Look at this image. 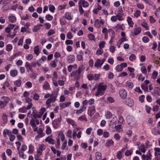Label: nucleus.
I'll list each match as a JSON object with an SVG mask.
<instances>
[{
    "mask_svg": "<svg viewBox=\"0 0 160 160\" xmlns=\"http://www.w3.org/2000/svg\"><path fill=\"white\" fill-rule=\"evenodd\" d=\"M55 8L53 5H49V10L52 13H53L55 10Z\"/></svg>",
    "mask_w": 160,
    "mask_h": 160,
    "instance_id": "nucleus-54",
    "label": "nucleus"
},
{
    "mask_svg": "<svg viewBox=\"0 0 160 160\" xmlns=\"http://www.w3.org/2000/svg\"><path fill=\"white\" fill-rule=\"evenodd\" d=\"M2 119L4 123H5L7 122L8 121V117L7 116L5 113L3 114L2 116Z\"/></svg>",
    "mask_w": 160,
    "mask_h": 160,
    "instance_id": "nucleus-42",
    "label": "nucleus"
},
{
    "mask_svg": "<svg viewBox=\"0 0 160 160\" xmlns=\"http://www.w3.org/2000/svg\"><path fill=\"white\" fill-rule=\"evenodd\" d=\"M12 48V46L11 44H8L7 45L6 47V50L8 51H11Z\"/></svg>",
    "mask_w": 160,
    "mask_h": 160,
    "instance_id": "nucleus-56",
    "label": "nucleus"
},
{
    "mask_svg": "<svg viewBox=\"0 0 160 160\" xmlns=\"http://www.w3.org/2000/svg\"><path fill=\"white\" fill-rule=\"evenodd\" d=\"M42 26V25L41 24L35 26L33 29V31L35 32H37L40 29V27Z\"/></svg>",
    "mask_w": 160,
    "mask_h": 160,
    "instance_id": "nucleus-36",
    "label": "nucleus"
},
{
    "mask_svg": "<svg viewBox=\"0 0 160 160\" xmlns=\"http://www.w3.org/2000/svg\"><path fill=\"white\" fill-rule=\"evenodd\" d=\"M9 21L11 23H14L16 21V18L13 15L11 16L8 17Z\"/></svg>",
    "mask_w": 160,
    "mask_h": 160,
    "instance_id": "nucleus-23",
    "label": "nucleus"
},
{
    "mask_svg": "<svg viewBox=\"0 0 160 160\" xmlns=\"http://www.w3.org/2000/svg\"><path fill=\"white\" fill-rule=\"evenodd\" d=\"M94 25L96 28H99L101 27L99 23V20L98 19H97L95 21Z\"/></svg>",
    "mask_w": 160,
    "mask_h": 160,
    "instance_id": "nucleus-37",
    "label": "nucleus"
},
{
    "mask_svg": "<svg viewBox=\"0 0 160 160\" xmlns=\"http://www.w3.org/2000/svg\"><path fill=\"white\" fill-rule=\"evenodd\" d=\"M9 131L8 129H5L4 130L3 135L5 137H7V135H9Z\"/></svg>",
    "mask_w": 160,
    "mask_h": 160,
    "instance_id": "nucleus-49",
    "label": "nucleus"
},
{
    "mask_svg": "<svg viewBox=\"0 0 160 160\" xmlns=\"http://www.w3.org/2000/svg\"><path fill=\"white\" fill-rule=\"evenodd\" d=\"M29 150L28 152L30 153H32L34 150V147L33 146L32 144H30L29 146Z\"/></svg>",
    "mask_w": 160,
    "mask_h": 160,
    "instance_id": "nucleus-45",
    "label": "nucleus"
},
{
    "mask_svg": "<svg viewBox=\"0 0 160 160\" xmlns=\"http://www.w3.org/2000/svg\"><path fill=\"white\" fill-rule=\"evenodd\" d=\"M145 156H146L149 159H150L151 160L152 159V155L150 150H149L148 151L147 154V155H145Z\"/></svg>",
    "mask_w": 160,
    "mask_h": 160,
    "instance_id": "nucleus-51",
    "label": "nucleus"
},
{
    "mask_svg": "<svg viewBox=\"0 0 160 160\" xmlns=\"http://www.w3.org/2000/svg\"><path fill=\"white\" fill-rule=\"evenodd\" d=\"M30 124L33 128L36 127V125L35 124V120L34 119H32L30 121Z\"/></svg>",
    "mask_w": 160,
    "mask_h": 160,
    "instance_id": "nucleus-33",
    "label": "nucleus"
},
{
    "mask_svg": "<svg viewBox=\"0 0 160 160\" xmlns=\"http://www.w3.org/2000/svg\"><path fill=\"white\" fill-rule=\"evenodd\" d=\"M95 107L94 106L92 105L89 107L88 112L89 113V115L90 117H92V115L95 112Z\"/></svg>",
    "mask_w": 160,
    "mask_h": 160,
    "instance_id": "nucleus-11",
    "label": "nucleus"
},
{
    "mask_svg": "<svg viewBox=\"0 0 160 160\" xmlns=\"http://www.w3.org/2000/svg\"><path fill=\"white\" fill-rule=\"evenodd\" d=\"M81 1H79L78 2L79 10L81 15H82L84 13V11L82 8V5L81 4Z\"/></svg>",
    "mask_w": 160,
    "mask_h": 160,
    "instance_id": "nucleus-21",
    "label": "nucleus"
},
{
    "mask_svg": "<svg viewBox=\"0 0 160 160\" xmlns=\"http://www.w3.org/2000/svg\"><path fill=\"white\" fill-rule=\"evenodd\" d=\"M34 51L35 54L37 56L40 53L39 46L37 45L34 48Z\"/></svg>",
    "mask_w": 160,
    "mask_h": 160,
    "instance_id": "nucleus-25",
    "label": "nucleus"
},
{
    "mask_svg": "<svg viewBox=\"0 0 160 160\" xmlns=\"http://www.w3.org/2000/svg\"><path fill=\"white\" fill-rule=\"evenodd\" d=\"M58 92L55 91L53 92L52 94L50 95V98L54 102L56 100V98L57 97Z\"/></svg>",
    "mask_w": 160,
    "mask_h": 160,
    "instance_id": "nucleus-18",
    "label": "nucleus"
},
{
    "mask_svg": "<svg viewBox=\"0 0 160 160\" xmlns=\"http://www.w3.org/2000/svg\"><path fill=\"white\" fill-rule=\"evenodd\" d=\"M47 128L46 130V133L48 135L51 133L52 130L50 128L49 126H47Z\"/></svg>",
    "mask_w": 160,
    "mask_h": 160,
    "instance_id": "nucleus-58",
    "label": "nucleus"
},
{
    "mask_svg": "<svg viewBox=\"0 0 160 160\" xmlns=\"http://www.w3.org/2000/svg\"><path fill=\"white\" fill-rule=\"evenodd\" d=\"M99 77L100 75L97 74L94 75L91 74H89L87 76L88 78L90 81H91L93 80H97L99 78Z\"/></svg>",
    "mask_w": 160,
    "mask_h": 160,
    "instance_id": "nucleus-5",
    "label": "nucleus"
},
{
    "mask_svg": "<svg viewBox=\"0 0 160 160\" xmlns=\"http://www.w3.org/2000/svg\"><path fill=\"white\" fill-rule=\"evenodd\" d=\"M106 85H102L101 84H99L98 88V92L96 93L95 95L98 96L100 95H103L104 93L103 91L106 89Z\"/></svg>",
    "mask_w": 160,
    "mask_h": 160,
    "instance_id": "nucleus-2",
    "label": "nucleus"
},
{
    "mask_svg": "<svg viewBox=\"0 0 160 160\" xmlns=\"http://www.w3.org/2000/svg\"><path fill=\"white\" fill-rule=\"evenodd\" d=\"M39 98V95L37 93H35L33 95V99L36 100H38Z\"/></svg>",
    "mask_w": 160,
    "mask_h": 160,
    "instance_id": "nucleus-62",
    "label": "nucleus"
},
{
    "mask_svg": "<svg viewBox=\"0 0 160 160\" xmlns=\"http://www.w3.org/2000/svg\"><path fill=\"white\" fill-rule=\"evenodd\" d=\"M51 102H54L52 100V99L50 98H48L46 102V104L48 105L47 108H49L50 106V104Z\"/></svg>",
    "mask_w": 160,
    "mask_h": 160,
    "instance_id": "nucleus-43",
    "label": "nucleus"
},
{
    "mask_svg": "<svg viewBox=\"0 0 160 160\" xmlns=\"http://www.w3.org/2000/svg\"><path fill=\"white\" fill-rule=\"evenodd\" d=\"M55 33V31L54 29H51L48 32L47 35L48 37H49L52 34H54Z\"/></svg>",
    "mask_w": 160,
    "mask_h": 160,
    "instance_id": "nucleus-39",
    "label": "nucleus"
},
{
    "mask_svg": "<svg viewBox=\"0 0 160 160\" xmlns=\"http://www.w3.org/2000/svg\"><path fill=\"white\" fill-rule=\"evenodd\" d=\"M81 3H82V5L83 8L88 7L89 5L88 3L85 1H82Z\"/></svg>",
    "mask_w": 160,
    "mask_h": 160,
    "instance_id": "nucleus-41",
    "label": "nucleus"
},
{
    "mask_svg": "<svg viewBox=\"0 0 160 160\" xmlns=\"http://www.w3.org/2000/svg\"><path fill=\"white\" fill-rule=\"evenodd\" d=\"M158 72L154 71H153L152 73V77L153 79H155L156 78V77L158 75Z\"/></svg>",
    "mask_w": 160,
    "mask_h": 160,
    "instance_id": "nucleus-52",
    "label": "nucleus"
},
{
    "mask_svg": "<svg viewBox=\"0 0 160 160\" xmlns=\"http://www.w3.org/2000/svg\"><path fill=\"white\" fill-rule=\"evenodd\" d=\"M107 100L110 103H112L114 102L113 98L112 97H109L107 98Z\"/></svg>",
    "mask_w": 160,
    "mask_h": 160,
    "instance_id": "nucleus-61",
    "label": "nucleus"
},
{
    "mask_svg": "<svg viewBox=\"0 0 160 160\" xmlns=\"http://www.w3.org/2000/svg\"><path fill=\"white\" fill-rule=\"evenodd\" d=\"M127 21L129 26L131 27H133L134 23L132 21V18L129 17H128Z\"/></svg>",
    "mask_w": 160,
    "mask_h": 160,
    "instance_id": "nucleus-24",
    "label": "nucleus"
},
{
    "mask_svg": "<svg viewBox=\"0 0 160 160\" xmlns=\"http://www.w3.org/2000/svg\"><path fill=\"white\" fill-rule=\"evenodd\" d=\"M18 71L16 70H11L10 72V74L11 76L14 77L17 75Z\"/></svg>",
    "mask_w": 160,
    "mask_h": 160,
    "instance_id": "nucleus-32",
    "label": "nucleus"
},
{
    "mask_svg": "<svg viewBox=\"0 0 160 160\" xmlns=\"http://www.w3.org/2000/svg\"><path fill=\"white\" fill-rule=\"evenodd\" d=\"M27 107H23L22 108H20L18 109V111L20 112L21 113H25L27 112Z\"/></svg>",
    "mask_w": 160,
    "mask_h": 160,
    "instance_id": "nucleus-31",
    "label": "nucleus"
},
{
    "mask_svg": "<svg viewBox=\"0 0 160 160\" xmlns=\"http://www.w3.org/2000/svg\"><path fill=\"white\" fill-rule=\"evenodd\" d=\"M115 69L118 72H121L123 70L120 65H117L115 68Z\"/></svg>",
    "mask_w": 160,
    "mask_h": 160,
    "instance_id": "nucleus-47",
    "label": "nucleus"
},
{
    "mask_svg": "<svg viewBox=\"0 0 160 160\" xmlns=\"http://www.w3.org/2000/svg\"><path fill=\"white\" fill-rule=\"evenodd\" d=\"M141 24L142 26L144 27L147 30L149 29V28L147 26V22H143L141 23Z\"/></svg>",
    "mask_w": 160,
    "mask_h": 160,
    "instance_id": "nucleus-48",
    "label": "nucleus"
},
{
    "mask_svg": "<svg viewBox=\"0 0 160 160\" xmlns=\"http://www.w3.org/2000/svg\"><path fill=\"white\" fill-rule=\"evenodd\" d=\"M5 98V101H2L0 100V108L1 109L4 108L8 102V98Z\"/></svg>",
    "mask_w": 160,
    "mask_h": 160,
    "instance_id": "nucleus-13",
    "label": "nucleus"
},
{
    "mask_svg": "<svg viewBox=\"0 0 160 160\" xmlns=\"http://www.w3.org/2000/svg\"><path fill=\"white\" fill-rule=\"evenodd\" d=\"M53 18V16L50 14H47L45 17L46 19L48 21L52 20V19Z\"/></svg>",
    "mask_w": 160,
    "mask_h": 160,
    "instance_id": "nucleus-53",
    "label": "nucleus"
},
{
    "mask_svg": "<svg viewBox=\"0 0 160 160\" xmlns=\"http://www.w3.org/2000/svg\"><path fill=\"white\" fill-rule=\"evenodd\" d=\"M106 118H107L110 120H112L113 119H116V116L114 114H112L109 111H108L105 115Z\"/></svg>",
    "mask_w": 160,
    "mask_h": 160,
    "instance_id": "nucleus-9",
    "label": "nucleus"
},
{
    "mask_svg": "<svg viewBox=\"0 0 160 160\" xmlns=\"http://www.w3.org/2000/svg\"><path fill=\"white\" fill-rule=\"evenodd\" d=\"M119 95L122 98H125L127 95V92L126 90L123 89H121L119 91Z\"/></svg>",
    "mask_w": 160,
    "mask_h": 160,
    "instance_id": "nucleus-7",
    "label": "nucleus"
},
{
    "mask_svg": "<svg viewBox=\"0 0 160 160\" xmlns=\"http://www.w3.org/2000/svg\"><path fill=\"white\" fill-rule=\"evenodd\" d=\"M53 77L52 78V80H57L58 78L57 73L56 72H54L53 73Z\"/></svg>",
    "mask_w": 160,
    "mask_h": 160,
    "instance_id": "nucleus-63",
    "label": "nucleus"
},
{
    "mask_svg": "<svg viewBox=\"0 0 160 160\" xmlns=\"http://www.w3.org/2000/svg\"><path fill=\"white\" fill-rule=\"evenodd\" d=\"M141 31V28H140L138 27L136 28L134 30V35H136L139 34Z\"/></svg>",
    "mask_w": 160,
    "mask_h": 160,
    "instance_id": "nucleus-27",
    "label": "nucleus"
},
{
    "mask_svg": "<svg viewBox=\"0 0 160 160\" xmlns=\"http://www.w3.org/2000/svg\"><path fill=\"white\" fill-rule=\"evenodd\" d=\"M42 154L37 153L34 156L35 160H42Z\"/></svg>",
    "mask_w": 160,
    "mask_h": 160,
    "instance_id": "nucleus-29",
    "label": "nucleus"
},
{
    "mask_svg": "<svg viewBox=\"0 0 160 160\" xmlns=\"http://www.w3.org/2000/svg\"><path fill=\"white\" fill-rule=\"evenodd\" d=\"M96 160H99L101 158V153L100 152H96Z\"/></svg>",
    "mask_w": 160,
    "mask_h": 160,
    "instance_id": "nucleus-34",
    "label": "nucleus"
},
{
    "mask_svg": "<svg viewBox=\"0 0 160 160\" xmlns=\"http://www.w3.org/2000/svg\"><path fill=\"white\" fill-rule=\"evenodd\" d=\"M22 81L20 79H18L15 81L14 83V85L16 87H19L21 85Z\"/></svg>",
    "mask_w": 160,
    "mask_h": 160,
    "instance_id": "nucleus-30",
    "label": "nucleus"
},
{
    "mask_svg": "<svg viewBox=\"0 0 160 160\" xmlns=\"http://www.w3.org/2000/svg\"><path fill=\"white\" fill-rule=\"evenodd\" d=\"M46 142H48L49 143L53 144L55 143V141L52 138V135L49 136L47 137L45 139Z\"/></svg>",
    "mask_w": 160,
    "mask_h": 160,
    "instance_id": "nucleus-12",
    "label": "nucleus"
},
{
    "mask_svg": "<svg viewBox=\"0 0 160 160\" xmlns=\"http://www.w3.org/2000/svg\"><path fill=\"white\" fill-rule=\"evenodd\" d=\"M129 59L131 61H134L136 59L135 55L134 54H132L129 57Z\"/></svg>",
    "mask_w": 160,
    "mask_h": 160,
    "instance_id": "nucleus-46",
    "label": "nucleus"
},
{
    "mask_svg": "<svg viewBox=\"0 0 160 160\" xmlns=\"http://www.w3.org/2000/svg\"><path fill=\"white\" fill-rule=\"evenodd\" d=\"M65 17L68 20H71L72 19L71 14L69 12H66L65 14Z\"/></svg>",
    "mask_w": 160,
    "mask_h": 160,
    "instance_id": "nucleus-26",
    "label": "nucleus"
},
{
    "mask_svg": "<svg viewBox=\"0 0 160 160\" xmlns=\"http://www.w3.org/2000/svg\"><path fill=\"white\" fill-rule=\"evenodd\" d=\"M127 39L125 38H122L121 39H119L117 43V46H118V48L120 47V45L121 43L124 41H127Z\"/></svg>",
    "mask_w": 160,
    "mask_h": 160,
    "instance_id": "nucleus-20",
    "label": "nucleus"
},
{
    "mask_svg": "<svg viewBox=\"0 0 160 160\" xmlns=\"http://www.w3.org/2000/svg\"><path fill=\"white\" fill-rule=\"evenodd\" d=\"M83 70V66H82L79 67L77 70L74 72H72L71 73V76L75 78L78 79L80 78V74Z\"/></svg>",
    "mask_w": 160,
    "mask_h": 160,
    "instance_id": "nucleus-1",
    "label": "nucleus"
},
{
    "mask_svg": "<svg viewBox=\"0 0 160 160\" xmlns=\"http://www.w3.org/2000/svg\"><path fill=\"white\" fill-rule=\"evenodd\" d=\"M122 155L123 154L122 153L121 151H119L117 152L116 157L117 158L120 159L122 158Z\"/></svg>",
    "mask_w": 160,
    "mask_h": 160,
    "instance_id": "nucleus-38",
    "label": "nucleus"
},
{
    "mask_svg": "<svg viewBox=\"0 0 160 160\" xmlns=\"http://www.w3.org/2000/svg\"><path fill=\"white\" fill-rule=\"evenodd\" d=\"M122 10L119 11L118 12L116 17L118 18V19L119 21H122L123 20V18L122 17Z\"/></svg>",
    "mask_w": 160,
    "mask_h": 160,
    "instance_id": "nucleus-17",
    "label": "nucleus"
},
{
    "mask_svg": "<svg viewBox=\"0 0 160 160\" xmlns=\"http://www.w3.org/2000/svg\"><path fill=\"white\" fill-rule=\"evenodd\" d=\"M50 86L48 83L47 81L45 82L44 84L43 85V88L45 90H48L49 89Z\"/></svg>",
    "mask_w": 160,
    "mask_h": 160,
    "instance_id": "nucleus-35",
    "label": "nucleus"
},
{
    "mask_svg": "<svg viewBox=\"0 0 160 160\" xmlns=\"http://www.w3.org/2000/svg\"><path fill=\"white\" fill-rule=\"evenodd\" d=\"M88 37L90 40H94L95 36L92 34H89L88 35Z\"/></svg>",
    "mask_w": 160,
    "mask_h": 160,
    "instance_id": "nucleus-59",
    "label": "nucleus"
},
{
    "mask_svg": "<svg viewBox=\"0 0 160 160\" xmlns=\"http://www.w3.org/2000/svg\"><path fill=\"white\" fill-rule=\"evenodd\" d=\"M151 145L152 144L151 143L148 141L145 144H141L139 147V149L142 152L144 153L147 150L148 147Z\"/></svg>",
    "mask_w": 160,
    "mask_h": 160,
    "instance_id": "nucleus-3",
    "label": "nucleus"
},
{
    "mask_svg": "<svg viewBox=\"0 0 160 160\" xmlns=\"http://www.w3.org/2000/svg\"><path fill=\"white\" fill-rule=\"evenodd\" d=\"M142 40L144 42L146 43L149 42V39L148 37L144 36L142 38Z\"/></svg>",
    "mask_w": 160,
    "mask_h": 160,
    "instance_id": "nucleus-55",
    "label": "nucleus"
},
{
    "mask_svg": "<svg viewBox=\"0 0 160 160\" xmlns=\"http://www.w3.org/2000/svg\"><path fill=\"white\" fill-rule=\"evenodd\" d=\"M102 64L101 62V60L99 59H97L94 64V67L97 68L101 67Z\"/></svg>",
    "mask_w": 160,
    "mask_h": 160,
    "instance_id": "nucleus-16",
    "label": "nucleus"
},
{
    "mask_svg": "<svg viewBox=\"0 0 160 160\" xmlns=\"http://www.w3.org/2000/svg\"><path fill=\"white\" fill-rule=\"evenodd\" d=\"M58 62L57 59L55 58L54 60L52 61L50 63V65L52 67L55 68Z\"/></svg>",
    "mask_w": 160,
    "mask_h": 160,
    "instance_id": "nucleus-22",
    "label": "nucleus"
},
{
    "mask_svg": "<svg viewBox=\"0 0 160 160\" xmlns=\"http://www.w3.org/2000/svg\"><path fill=\"white\" fill-rule=\"evenodd\" d=\"M126 86L128 88L131 89L133 87V84L132 82H127Z\"/></svg>",
    "mask_w": 160,
    "mask_h": 160,
    "instance_id": "nucleus-40",
    "label": "nucleus"
},
{
    "mask_svg": "<svg viewBox=\"0 0 160 160\" xmlns=\"http://www.w3.org/2000/svg\"><path fill=\"white\" fill-rule=\"evenodd\" d=\"M126 121L128 124L130 126L133 127L136 123L134 118L130 116H128L126 117Z\"/></svg>",
    "mask_w": 160,
    "mask_h": 160,
    "instance_id": "nucleus-4",
    "label": "nucleus"
},
{
    "mask_svg": "<svg viewBox=\"0 0 160 160\" xmlns=\"http://www.w3.org/2000/svg\"><path fill=\"white\" fill-rule=\"evenodd\" d=\"M32 99L29 98H27L26 99V102L28 104L27 106L28 110L30 109L32 107L33 104L31 102Z\"/></svg>",
    "mask_w": 160,
    "mask_h": 160,
    "instance_id": "nucleus-15",
    "label": "nucleus"
},
{
    "mask_svg": "<svg viewBox=\"0 0 160 160\" xmlns=\"http://www.w3.org/2000/svg\"><path fill=\"white\" fill-rule=\"evenodd\" d=\"M103 50L99 48L98 49L96 53L97 55H101L103 53Z\"/></svg>",
    "mask_w": 160,
    "mask_h": 160,
    "instance_id": "nucleus-57",
    "label": "nucleus"
},
{
    "mask_svg": "<svg viewBox=\"0 0 160 160\" xmlns=\"http://www.w3.org/2000/svg\"><path fill=\"white\" fill-rule=\"evenodd\" d=\"M9 9L8 6V5H5L2 7V11H5L8 10Z\"/></svg>",
    "mask_w": 160,
    "mask_h": 160,
    "instance_id": "nucleus-60",
    "label": "nucleus"
},
{
    "mask_svg": "<svg viewBox=\"0 0 160 160\" xmlns=\"http://www.w3.org/2000/svg\"><path fill=\"white\" fill-rule=\"evenodd\" d=\"M78 119L81 121L83 120H85L86 121H88L85 115H84L83 116L80 117L78 118Z\"/></svg>",
    "mask_w": 160,
    "mask_h": 160,
    "instance_id": "nucleus-44",
    "label": "nucleus"
},
{
    "mask_svg": "<svg viewBox=\"0 0 160 160\" xmlns=\"http://www.w3.org/2000/svg\"><path fill=\"white\" fill-rule=\"evenodd\" d=\"M105 42L104 41L100 42H99V46L100 49H102L104 48Z\"/></svg>",
    "mask_w": 160,
    "mask_h": 160,
    "instance_id": "nucleus-50",
    "label": "nucleus"
},
{
    "mask_svg": "<svg viewBox=\"0 0 160 160\" xmlns=\"http://www.w3.org/2000/svg\"><path fill=\"white\" fill-rule=\"evenodd\" d=\"M67 60L69 63H72L75 61V56L73 55H69L67 56Z\"/></svg>",
    "mask_w": 160,
    "mask_h": 160,
    "instance_id": "nucleus-10",
    "label": "nucleus"
},
{
    "mask_svg": "<svg viewBox=\"0 0 160 160\" xmlns=\"http://www.w3.org/2000/svg\"><path fill=\"white\" fill-rule=\"evenodd\" d=\"M32 115L35 118H40L42 117L40 113L37 112H33Z\"/></svg>",
    "mask_w": 160,
    "mask_h": 160,
    "instance_id": "nucleus-19",
    "label": "nucleus"
},
{
    "mask_svg": "<svg viewBox=\"0 0 160 160\" xmlns=\"http://www.w3.org/2000/svg\"><path fill=\"white\" fill-rule=\"evenodd\" d=\"M61 118H57L53 120L52 122V125L53 128L57 129L58 128L60 124Z\"/></svg>",
    "mask_w": 160,
    "mask_h": 160,
    "instance_id": "nucleus-6",
    "label": "nucleus"
},
{
    "mask_svg": "<svg viewBox=\"0 0 160 160\" xmlns=\"http://www.w3.org/2000/svg\"><path fill=\"white\" fill-rule=\"evenodd\" d=\"M71 104V102H65L63 103H60L59 104V106L60 109H62L63 108H65L68 107Z\"/></svg>",
    "mask_w": 160,
    "mask_h": 160,
    "instance_id": "nucleus-14",
    "label": "nucleus"
},
{
    "mask_svg": "<svg viewBox=\"0 0 160 160\" xmlns=\"http://www.w3.org/2000/svg\"><path fill=\"white\" fill-rule=\"evenodd\" d=\"M114 143V142L112 139L107 140L105 143V145L107 147H108L111 145H113Z\"/></svg>",
    "mask_w": 160,
    "mask_h": 160,
    "instance_id": "nucleus-28",
    "label": "nucleus"
},
{
    "mask_svg": "<svg viewBox=\"0 0 160 160\" xmlns=\"http://www.w3.org/2000/svg\"><path fill=\"white\" fill-rule=\"evenodd\" d=\"M83 57L81 55L78 54L76 56L77 60L78 61H80L82 59Z\"/></svg>",
    "mask_w": 160,
    "mask_h": 160,
    "instance_id": "nucleus-64",
    "label": "nucleus"
},
{
    "mask_svg": "<svg viewBox=\"0 0 160 160\" xmlns=\"http://www.w3.org/2000/svg\"><path fill=\"white\" fill-rule=\"evenodd\" d=\"M125 103L129 107H132L134 104L133 100L131 98L126 99Z\"/></svg>",
    "mask_w": 160,
    "mask_h": 160,
    "instance_id": "nucleus-8",
    "label": "nucleus"
}]
</instances>
